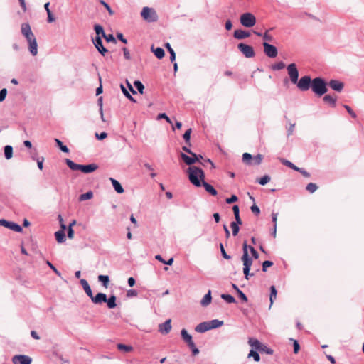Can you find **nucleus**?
Wrapping results in <instances>:
<instances>
[{
  "label": "nucleus",
  "instance_id": "obj_8",
  "mask_svg": "<svg viewBox=\"0 0 364 364\" xmlns=\"http://www.w3.org/2000/svg\"><path fill=\"white\" fill-rule=\"evenodd\" d=\"M264 53L269 58H275L278 54L277 48L267 42L263 43Z\"/></svg>",
  "mask_w": 364,
  "mask_h": 364
},
{
  "label": "nucleus",
  "instance_id": "obj_1",
  "mask_svg": "<svg viewBox=\"0 0 364 364\" xmlns=\"http://www.w3.org/2000/svg\"><path fill=\"white\" fill-rule=\"evenodd\" d=\"M190 181L197 187L203 186L205 191L212 196L217 195V191L210 184L204 181L205 174L203 171L196 166H190L188 168Z\"/></svg>",
  "mask_w": 364,
  "mask_h": 364
},
{
  "label": "nucleus",
  "instance_id": "obj_32",
  "mask_svg": "<svg viewBox=\"0 0 364 364\" xmlns=\"http://www.w3.org/2000/svg\"><path fill=\"white\" fill-rule=\"evenodd\" d=\"M107 306L109 309H114L117 306L116 304V296L114 295L110 296V297L107 299Z\"/></svg>",
  "mask_w": 364,
  "mask_h": 364
},
{
  "label": "nucleus",
  "instance_id": "obj_3",
  "mask_svg": "<svg viewBox=\"0 0 364 364\" xmlns=\"http://www.w3.org/2000/svg\"><path fill=\"white\" fill-rule=\"evenodd\" d=\"M240 23L247 28L254 26L256 23L255 16L250 12L245 13L240 16Z\"/></svg>",
  "mask_w": 364,
  "mask_h": 364
},
{
  "label": "nucleus",
  "instance_id": "obj_40",
  "mask_svg": "<svg viewBox=\"0 0 364 364\" xmlns=\"http://www.w3.org/2000/svg\"><path fill=\"white\" fill-rule=\"evenodd\" d=\"M55 141L58 146L60 148V149L62 151H63L65 153H68L69 152L68 148L65 145H64L60 140H59L58 139H55Z\"/></svg>",
  "mask_w": 364,
  "mask_h": 364
},
{
  "label": "nucleus",
  "instance_id": "obj_50",
  "mask_svg": "<svg viewBox=\"0 0 364 364\" xmlns=\"http://www.w3.org/2000/svg\"><path fill=\"white\" fill-rule=\"evenodd\" d=\"M121 89L124 95L129 99L131 101L136 102V100L131 96L129 92L126 90V88L124 87V85H121Z\"/></svg>",
  "mask_w": 364,
  "mask_h": 364
},
{
  "label": "nucleus",
  "instance_id": "obj_34",
  "mask_svg": "<svg viewBox=\"0 0 364 364\" xmlns=\"http://www.w3.org/2000/svg\"><path fill=\"white\" fill-rule=\"evenodd\" d=\"M98 280L102 283V285L107 288L109 285V279L107 275H100L98 276Z\"/></svg>",
  "mask_w": 364,
  "mask_h": 364
},
{
  "label": "nucleus",
  "instance_id": "obj_58",
  "mask_svg": "<svg viewBox=\"0 0 364 364\" xmlns=\"http://www.w3.org/2000/svg\"><path fill=\"white\" fill-rule=\"evenodd\" d=\"M220 251H221V253H222V255L223 257L226 259H230L231 257L230 255H228L225 249H224V247H223V245L222 243L220 244Z\"/></svg>",
  "mask_w": 364,
  "mask_h": 364
},
{
  "label": "nucleus",
  "instance_id": "obj_9",
  "mask_svg": "<svg viewBox=\"0 0 364 364\" xmlns=\"http://www.w3.org/2000/svg\"><path fill=\"white\" fill-rule=\"evenodd\" d=\"M0 225L6 227V228H7L13 231L17 232H22V228L19 225H18L14 222L7 221L4 219L0 220Z\"/></svg>",
  "mask_w": 364,
  "mask_h": 364
},
{
  "label": "nucleus",
  "instance_id": "obj_51",
  "mask_svg": "<svg viewBox=\"0 0 364 364\" xmlns=\"http://www.w3.org/2000/svg\"><path fill=\"white\" fill-rule=\"evenodd\" d=\"M248 357H253L255 361L258 362L260 360L259 355L255 350H250Z\"/></svg>",
  "mask_w": 364,
  "mask_h": 364
},
{
  "label": "nucleus",
  "instance_id": "obj_18",
  "mask_svg": "<svg viewBox=\"0 0 364 364\" xmlns=\"http://www.w3.org/2000/svg\"><path fill=\"white\" fill-rule=\"evenodd\" d=\"M328 85L333 90L338 91V92H341L344 87V85L343 82L336 80H330Z\"/></svg>",
  "mask_w": 364,
  "mask_h": 364
},
{
  "label": "nucleus",
  "instance_id": "obj_5",
  "mask_svg": "<svg viewBox=\"0 0 364 364\" xmlns=\"http://www.w3.org/2000/svg\"><path fill=\"white\" fill-rule=\"evenodd\" d=\"M237 48L246 57V58H253L255 55V50L253 48L250 46L245 44L243 43H240L237 45Z\"/></svg>",
  "mask_w": 364,
  "mask_h": 364
},
{
  "label": "nucleus",
  "instance_id": "obj_47",
  "mask_svg": "<svg viewBox=\"0 0 364 364\" xmlns=\"http://www.w3.org/2000/svg\"><path fill=\"white\" fill-rule=\"evenodd\" d=\"M134 85L135 87L138 90V91L141 94H143L144 90V86L143 85V84L140 81L136 80L134 82Z\"/></svg>",
  "mask_w": 364,
  "mask_h": 364
},
{
  "label": "nucleus",
  "instance_id": "obj_11",
  "mask_svg": "<svg viewBox=\"0 0 364 364\" xmlns=\"http://www.w3.org/2000/svg\"><path fill=\"white\" fill-rule=\"evenodd\" d=\"M191 155V156H188V155L183 153L181 154V157L187 165H192L194 163L198 161V156L197 154L193 153Z\"/></svg>",
  "mask_w": 364,
  "mask_h": 364
},
{
  "label": "nucleus",
  "instance_id": "obj_21",
  "mask_svg": "<svg viewBox=\"0 0 364 364\" xmlns=\"http://www.w3.org/2000/svg\"><path fill=\"white\" fill-rule=\"evenodd\" d=\"M250 36V32L243 30H235L234 32V37L237 39H244Z\"/></svg>",
  "mask_w": 364,
  "mask_h": 364
},
{
  "label": "nucleus",
  "instance_id": "obj_44",
  "mask_svg": "<svg viewBox=\"0 0 364 364\" xmlns=\"http://www.w3.org/2000/svg\"><path fill=\"white\" fill-rule=\"evenodd\" d=\"M95 31L96 32L97 36H100L101 35L102 37H104L105 35L104 29L100 25H95Z\"/></svg>",
  "mask_w": 364,
  "mask_h": 364
},
{
  "label": "nucleus",
  "instance_id": "obj_4",
  "mask_svg": "<svg viewBox=\"0 0 364 364\" xmlns=\"http://www.w3.org/2000/svg\"><path fill=\"white\" fill-rule=\"evenodd\" d=\"M141 15L144 19L149 22H154L157 20L156 11L153 9L149 7H144Z\"/></svg>",
  "mask_w": 364,
  "mask_h": 364
},
{
  "label": "nucleus",
  "instance_id": "obj_28",
  "mask_svg": "<svg viewBox=\"0 0 364 364\" xmlns=\"http://www.w3.org/2000/svg\"><path fill=\"white\" fill-rule=\"evenodd\" d=\"M152 52L154 53V55H156V58H158L159 59H161L164 57V50L163 48H154V46H152L151 48Z\"/></svg>",
  "mask_w": 364,
  "mask_h": 364
},
{
  "label": "nucleus",
  "instance_id": "obj_52",
  "mask_svg": "<svg viewBox=\"0 0 364 364\" xmlns=\"http://www.w3.org/2000/svg\"><path fill=\"white\" fill-rule=\"evenodd\" d=\"M48 6H49V3L47 2V15H48V21L49 22H53L55 21V18L54 17V16L52 14V13L50 12L49 8H48Z\"/></svg>",
  "mask_w": 364,
  "mask_h": 364
},
{
  "label": "nucleus",
  "instance_id": "obj_55",
  "mask_svg": "<svg viewBox=\"0 0 364 364\" xmlns=\"http://www.w3.org/2000/svg\"><path fill=\"white\" fill-rule=\"evenodd\" d=\"M107 42H112L114 43H117V41L115 39V38L113 36L112 34H109V35H105L104 37H103Z\"/></svg>",
  "mask_w": 364,
  "mask_h": 364
},
{
  "label": "nucleus",
  "instance_id": "obj_12",
  "mask_svg": "<svg viewBox=\"0 0 364 364\" xmlns=\"http://www.w3.org/2000/svg\"><path fill=\"white\" fill-rule=\"evenodd\" d=\"M93 43L97 50L102 55H105V53L108 52V50L102 46V41L100 36H96L95 39L93 41Z\"/></svg>",
  "mask_w": 364,
  "mask_h": 364
},
{
  "label": "nucleus",
  "instance_id": "obj_64",
  "mask_svg": "<svg viewBox=\"0 0 364 364\" xmlns=\"http://www.w3.org/2000/svg\"><path fill=\"white\" fill-rule=\"evenodd\" d=\"M136 295H137V292L134 289H129L127 292V296L128 297H134V296H136Z\"/></svg>",
  "mask_w": 364,
  "mask_h": 364
},
{
  "label": "nucleus",
  "instance_id": "obj_26",
  "mask_svg": "<svg viewBox=\"0 0 364 364\" xmlns=\"http://www.w3.org/2000/svg\"><path fill=\"white\" fill-rule=\"evenodd\" d=\"M110 181L112 182V184L114 188V190L118 193H124V188H122V186H121V184L119 183V181H117V180L114 179V178H110Z\"/></svg>",
  "mask_w": 364,
  "mask_h": 364
},
{
  "label": "nucleus",
  "instance_id": "obj_15",
  "mask_svg": "<svg viewBox=\"0 0 364 364\" xmlns=\"http://www.w3.org/2000/svg\"><path fill=\"white\" fill-rule=\"evenodd\" d=\"M92 301L96 304H100L107 301V295L104 293H98L96 296H92Z\"/></svg>",
  "mask_w": 364,
  "mask_h": 364
},
{
  "label": "nucleus",
  "instance_id": "obj_29",
  "mask_svg": "<svg viewBox=\"0 0 364 364\" xmlns=\"http://www.w3.org/2000/svg\"><path fill=\"white\" fill-rule=\"evenodd\" d=\"M117 347L119 350L123 351L124 353H130L134 350L132 346L125 345L122 343H118L117 345Z\"/></svg>",
  "mask_w": 364,
  "mask_h": 364
},
{
  "label": "nucleus",
  "instance_id": "obj_37",
  "mask_svg": "<svg viewBox=\"0 0 364 364\" xmlns=\"http://www.w3.org/2000/svg\"><path fill=\"white\" fill-rule=\"evenodd\" d=\"M242 161L245 164L251 165L252 164V155L250 154H249V153H244L243 155H242Z\"/></svg>",
  "mask_w": 364,
  "mask_h": 364
},
{
  "label": "nucleus",
  "instance_id": "obj_23",
  "mask_svg": "<svg viewBox=\"0 0 364 364\" xmlns=\"http://www.w3.org/2000/svg\"><path fill=\"white\" fill-rule=\"evenodd\" d=\"M242 261L243 262L244 268H250L252 264V259L249 257L248 252H245L242 256Z\"/></svg>",
  "mask_w": 364,
  "mask_h": 364
},
{
  "label": "nucleus",
  "instance_id": "obj_19",
  "mask_svg": "<svg viewBox=\"0 0 364 364\" xmlns=\"http://www.w3.org/2000/svg\"><path fill=\"white\" fill-rule=\"evenodd\" d=\"M29 44V50L33 55H36L38 53L37 43L35 37L27 40Z\"/></svg>",
  "mask_w": 364,
  "mask_h": 364
},
{
  "label": "nucleus",
  "instance_id": "obj_16",
  "mask_svg": "<svg viewBox=\"0 0 364 364\" xmlns=\"http://www.w3.org/2000/svg\"><path fill=\"white\" fill-rule=\"evenodd\" d=\"M171 329V319L166 321L164 323L159 326V331L162 334H167Z\"/></svg>",
  "mask_w": 364,
  "mask_h": 364
},
{
  "label": "nucleus",
  "instance_id": "obj_35",
  "mask_svg": "<svg viewBox=\"0 0 364 364\" xmlns=\"http://www.w3.org/2000/svg\"><path fill=\"white\" fill-rule=\"evenodd\" d=\"M93 197V193L92 191H88L85 193L81 194L79 197L80 201H83L85 200L91 199Z\"/></svg>",
  "mask_w": 364,
  "mask_h": 364
},
{
  "label": "nucleus",
  "instance_id": "obj_53",
  "mask_svg": "<svg viewBox=\"0 0 364 364\" xmlns=\"http://www.w3.org/2000/svg\"><path fill=\"white\" fill-rule=\"evenodd\" d=\"M164 119L168 123L170 124H172V121L171 119L165 114V113H161L158 114L157 119Z\"/></svg>",
  "mask_w": 364,
  "mask_h": 364
},
{
  "label": "nucleus",
  "instance_id": "obj_59",
  "mask_svg": "<svg viewBox=\"0 0 364 364\" xmlns=\"http://www.w3.org/2000/svg\"><path fill=\"white\" fill-rule=\"evenodd\" d=\"M344 108L353 118L355 119L357 117L356 114L348 105H344Z\"/></svg>",
  "mask_w": 364,
  "mask_h": 364
},
{
  "label": "nucleus",
  "instance_id": "obj_46",
  "mask_svg": "<svg viewBox=\"0 0 364 364\" xmlns=\"http://www.w3.org/2000/svg\"><path fill=\"white\" fill-rule=\"evenodd\" d=\"M282 161L283 164L294 169V171H297V170H299V167L296 166L293 163H291V161H289L288 160L283 159Z\"/></svg>",
  "mask_w": 364,
  "mask_h": 364
},
{
  "label": "nucleus",
  "instance_id": "obj_22",
  "mask_svg": "<svg viewBox=\"0 0 364 364\" xmlns=\"http://www.w3.org/2000/svg\"><path fill=\"white\" fill-rule=\"evenodd\" d=\"M195 330L198 333H204L208 330H210V327L208 322H203L196 326Z\"/></svg>",
  "mask_w": 364,
  "mask_h": 364
},
{
  "label": "nucleus",
  "instance_id": "obj_25",
  "mask_svg": "<svg viewBox=\"0 0 364 364\" xmlns=\"http://www.w3.org/2000/svg\"><path fill=\"white\" fill-rule=\"evenodd\" d=\"M211 291L209 290L208 292L203 296V299L200 301V304L203 306H207L211 302Z\"/></svg>",
  "mask_w": 364,
  "mask_h": 364
},
{
  "label": "nucleus",
  "instance_id": "obj_10",
  "mask_svg": "<svg viewBox=\"0 0 364 364\" xmlns=\"http://www.w3.org/2000/svg\"><path fill=\"white\" fill-rule=\"evenodd\" d=\"M14 364H31L32 359L25 355H16L12 358Z\"/></svg>",
  "mask_w": 364,
  "mask_h": 364
},
{
  "label": "nucleus",
  "instance_id": "obj_24",
  "mask_svg": "<svg viewBox=\"0 0 364 364\" xmlns=\"http://www.w3.org/2000/svg\"><path fill=\"white\" fill-rule=\"evenodd\" d=\"M80 284H82L83 289L85 291V293L87 294V295L90 298H91L92 296V292L91 288H90L88 282H87V280L82 279L80 280Z\"/></svg>",
  "mask_w": 364,
  "mask_h": 364
},
{
  "label": "nucleus",
  "instance_id": "obj_13",
  "mask_svg": "<svg viewBox=\"0 0 364 364\" xmlns=\"http://www.w3.org/2000/svg\"><path fill=\"white\" fill-rule=\"evenodd\" d=\"M181 335L182 339L188 344V347H193L194 342L192 339V336L185 328L181 330Z\"/></svg>",
  "mask_w": 364,
  "mask_h": 364
},
{
  "label": "nucleus",
  "instance_id": "obj_27",
  "mask_svg": "<svg viewBox=\"0 0 364 364\" xmlns=\"http://www.w3.org/2000/svg\"><path fill=\"white\" fill-rule=\"evenodd\" d=\"M55 239L59 243H62L65 240V230H60L55 233Z\"/></svg>",
  "mask_w": 364,
  "mask_h": 364
},
{
  "label": "nucleus",
  "instance_id": "obj_38",
  "mask_svg": "<svg viewBox=\"0 0 364 364\" xmlns=\"http://www.w3.org/2000/svg\"><path fill=\"white\" fill-rule=\"evenodd\" d=\"M270 291H271V292H270L269 300H270V303H271V304H273V302H274V299H276V297H277V289H276V288H275V287H274V286H272V287H270Z\"/></svg>",
  "mask_w": 364,
  "mask_h": 364
},
{
  "label": "nucleus",
  "instance_id": "obj_2",
  "mask_svg": "<svg viewBox=\"0 0 364 364\" xmlns=\"http://www.w3.org/2000/svg\"><path fill=\"white\" fill-rule=\"evenodd\" d=\"M311 88L313 92L318 96L324 95L328 90L324 80L321 77H316L312 80Z\"/></svg>",
  "mask_w": 364,
  "mask_h": 364
},
{
  "label": "nucleus",
  "instance_id": "obj_61",
  "mask_svg": "<svg viewBox=\"0 0 364 364\" xmlns=\"http://www.w3.org/2000/svg\"><path fill=\"white\" fill-rule=\"evenodd\" d=\"M7 90L6 88H4L0 91V102H2L5 100Z\"/></svg>",
  "mask_w": 364,
  "mask_h": 364
},
{
  "label": "nucleus",
  "instance_id": "obj_36",
  "mask_svg": "<svg viewBox=\"0 0 364 364\" xmlns=\"http://www.w3.org/2000/svg\"><path fill=\"white\" fill-rule=\"evenodd\" d=\"M209 326L210 327V329L216 328L218 327H220L223 325V322L218 321L217 319L212 320L211 321H209Z\"/></svg>",
  "mask_w": 364,
  "mask_h": 364
},
{
  "label": "nucleus",
  "instance_id": "obj_31",
  "mask_svg": "<svg viewBox=\"0 0 364 364\" xmlns=\"http://www.w3.org/2000/svg\"><path fill=\"white\" fill-rule=\"evenodd\" d=\"M65 163L68 165V166L73 171L80 170V164H77L70 159H66Z\"/></svg>",
  "mask_w": 364,
  "mask_h": 364
},
{
  "label": "nucleus",
  "instance_id": "obj_30",
  "mask_svg": "<svg viewBox=\"0 0 364 364\" xmlns=\"http://www.w3.org/2000/svg\"><path fill=\"white\" fill-rule=\"evenodd\" d=\"M336 99H337L336 96H333V95H326L323 97V101L326 103L330 104L333 107L336 106Z\"/></svg>",
  "mask_w": 364,
  "mask_h": 364
},
{
  "label": "nucleus",
  "instance_id": "obj_41",
  "mask_svg": "<svg viewBox=\"0 0 364 364\" xmlns=\"http://www.w3.org/2000/svg\"><path fill=\"white\" fill-rule=\"evenodd\" d=\"M166 48H167V50H168V53H170V60L171 62L174 61L175 59H176V54H175V52L174 50L172 49V48L171 47L170 44L168 43H166L165 45Z\"/></svg>",
  "mask_w": 364,
  "mask_h": 364
},
{
  "label": "nucleus",
  "instance_id": "obj_6",
  "mask_svg": "<svg viewBox=\"0 0 364 364\" xmlns=\"http://www.w3.org/2000/svg\"><path fill=\"white\" fill-rule=\"evenodd\" d=\"M288 75L292 83L296 84L298 81L299 71L295 63H291L287 66Z\"/></svg>",
  "mask_w": 364,
  "mask_h": 364
},
{
  "label": "nucleus",
  "instance_id": "obj_7",
  "mask_svg": "<svg viewBox=\"0 0 364 364\" xmlns=\"http://www.w3.org/2000/svg\"><path fill=\"white\" fill-rule=\"evenodd\" d=\"M312 81L311 77L308 75L302 77L296 84L297 87L301 91H306L309 89Z\"/></svg>",
  "mask_w": 364,
  "mask_h": 364
},
{
  "label": "nucleus",
  "instance_id": "obj_60",
  "mask_svg": "<svg viewBox=\"0 0 364 364\" xmlns=\"http://www.w3.org/2000/svg\"><path fill=\"white\" fill-rule=\"evenodd\" d=\"M238 198L235 195H232L230 198H228L226 199V203L228 204L233 203L236 201H237Z\"/></svg>",
  "mask_w": 364,
  "mask_h": 364
},
{
  "label": "nucleus",
  "instance_id": "obj_17",
  "mask_svg": "<svg viewBox=\"0 0 364 364\" xmlns=\"http://www.w3.org/2000/svg\"><path fill=\"white\" fill-rule=\"evenodd\" d=\"M98 166L95 164H91L88 165H80V170L82 172L88 173L96 171Z\"/></svg>",
  "mask_w": 364,
  "mask_h": 364
},
{
  "label": "nucleus",
  "instance_id": "obj_63",
  "mask_svg": "<svg viewBox=\"0 0 364 364\" xmlns=\"http://www.w3.org/2000/svg\"><path fill=\"white\" fill-rule=\"evenodd\" d=\"M251 210L256 215H258L260 213L259 207L256 205H253L251 206Z\"/></svg>",
  "mask_w": 364,
  "mask_h": 364
},
{
  "label": "nucleus",
  "instance_id": "obj_42",
  "mask_svg": "<svg viewBox=\"0 0 364 364\" xmlns=\"http://www.w3.org/2000/svg\"><path fill=\"white\" fill-rule=\"evenodd\" d=\"M191 132H192V129L191 128H189V129H188L185 132V133H184V134L183 136V137L184 140L186 141V144H188L189 146L191 145V144H190V139H191Z\"/></svg>",
  "mask_w": 364,
  "mask_h": 364
},
{
  "label": "nucleus",
  "instance_id": "obj_20",
  "mask_svg": "<svg viewBox=\"0 0 364 364\" xmlns=\"http://www.w3.org/2000/svg\"><path fill=\"white\" fill-rule=\"evenodd\" d=\"M248 343L257 350H262L263 344L257 339L250 338H249Z\"/></svg>",
  "mask_w": 364,
  "mask_h": 364
},
{
  "label": "nucleus",
  "instance_id": "obj_48",
  "mask_svg": "<svg viewBox=\"0 0 364 364\" xmlns=\"http://www.w3.org/2000/svg\"><path fill=\"white\" fill-rule=\"evenodd\" d=\"M230 228H232V235L234 236H236L239 232V225H237L236 223H231Z\"/></svg>",
  "mask_w": 364,
  "mask_h": 364
},
{
  "label": "nucleus",
  "instance_id": "obj_33",
  "mask_svg": "<svg viewBox=\"0 0 364 364\" xmlns=\"http://www.w3.org/2000/svg\"><path fill=\"white\" fill-rule=\"evenodd\" d=\"M4 155L6 159H10L13 156V148L11 146L6 145L4 147Z\"/></svg>",
  "mask_w": 364,
  "mask_h": 364
},
{
  "label": "nucleus",
  "instance_id": "obj_57",
  "mask_svg": "<svg viewBox=\"0 0 364 364\" xmlns=\"http://www.w3.org/2000/svg\"><path fill=\"white\" fill-rule=\"evenodd\" d=\"M100 3L105 7V9L107 10V11L109 12V14L110 15L114 14L113 10L110 8V6L105 1H104L103 0H100Z\"/></svg>",
  "mask_w": 364,
  "mask_h": 364
},
{
  "label": "nucleus",
  "instance_id": "obj_56",
  "mask_svg": "<svg viewBox=\"0 0 364 364\" xmlns=\"http://www.w3.org/2000/svg\"><path fill=\"white\" fill-rule=\"evenodd\" d=\"M284 67H285L284 63L283 62H279V63H277L273 65L272 69L279 70H282V69L284 68Z\"/></svg>",
  "mask_w": 364,
  "mask_h": 364
},
{
  "label": "nucleus",
  "instance_id": "obj_54",
  "mask_svg": "<svg viewBox=\"0 0 364 364\" xmlns=\"http://www.w3.org/2000/svg\"><path fill=\"white\" fill-rule=\"evenodd\" d=\"M273 265V262L269 260L264 261L262 264V271L266 272L268 267Z\"/></svg>",
  "mask_w": 364,
  "mask_h": 364
},
{
  "label": "nucleus",
  "instance_id": "obj_45",
  "mask_svg": "<svg viewBox=\"0 0 364 364\" xmlns=\"http://www.w3.org/2000/svg\"><path fill=\"white\" fill-rule=\"evenodd\" d=\"M221 298L223 299H224L225 301H226L228 303H234L235 302V298L232 296V295H230V294H222L221 295Z\"/></svg>",
  "mask_w": 364,
  "mask_h": 364
},
{
  "label": "nucleus",
  "instance_id": "obj_49",
  "mask_svg": "<svg viewBox=\"0 0 364 364\" xmlns=\"http://www.w3.org/2000/svg\"><path fill=\"white\" fill-rule=\"evenodd\" d=\"M257 181L260 185L264 186L270 181V177L267 175H265L263 177L258 179Z\"/></svg>",
  "mask_w": 364,
  "mask_h": 364
},
{
  "label": "nucleus",
  "instance_id": "obj_62",
  "mask_svg": "<svg viewBox=\"0 0 364 364\" xmlns=\"http://www.w3.org/2000/svg\"><path fill=\"white\" fill-rule=\"evenodd\" d=\"M249 249H250V252H251L252 256L255 259H258V257H259V254H258V252L256 251V250H255L253 247H252V246H250V247H249Z\"/></svg>",
  "mask_w": 364,
  "mask_h": 364
},
{
  "label": "nucleus",
  "instance_id": "obj_43",
  "mask_svg": "<svg viewBox=\"0 0 364 364\" xmlns=\"http://www.w3.org/2000/svg\"><path fill=\"white\" fill-rule=\"evenodd\" d=\"M306 189L311 193H314L317 189L318 186L316 183H309L306 187Z\"/></svg>",
  "mask_w": 364,
  "mask_h": 364
},
{
  "label": "nucleus",
  "instance_id": "obj_14",
  "mask_svg": "<svg viewBox=\"0 0 364 364\" xmlns=\"http://www.w3.org/2000/svg\"><path fill=\"white\" fill-rule=\"evenodd\" d=\"M21 33L27 40L34 37L28 23H25L21 25Z\"/></svg>",
  "mask_w": 364,
  "mask_h": 364
},
{
  "label": "nucleus",
  "instance_id": "obj_39",
  "mask_svg": "<svg viewBox=\"0 0 364 364\" xmlns=\"http://www.w3.org/2000/svg\"><path fill=\"white\" fill-rule=\"evenodd\" d=\"M263 159V156L262 154H258L257 156L252 158V164L251 165H259L262 163Z\"/></svg>",
  "mask_w": 364,
  "mask_h": 364
}]
</instances>
